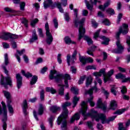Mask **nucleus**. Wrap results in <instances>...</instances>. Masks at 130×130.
<instances>
[{
	"mask_svg": "<svg viewBox=\"0 0 130 130\" xmlns=\"http://www.w3.org/2000/svg\"><path fill=\"white\" fill-rule=\"evenodd\" d=\"M12 102L7 103V107L10 113H14V109L13 106L11 105Z\"/></svg>",
	"mask_w": 130,
	"mask_h": 130,
	"instance_id": "obj_36",
	"label": "nucleus"
},
{
	"mask_svg": "<svg viewBox=\"0 0 130 130\" xmlns=\"http://www.w3.org/2000/svg\"><path fill=\"white\" fill-rule=\"evenodd\" d=\"M46 92H50L52 94H55L56 90L54 89L53 87H47L46 88Z\"/></svg>",
	"mask_w": 130,
	"mask_h": 130,
	"instance_id": "obj_37",
	"label": "nucleus"
},
{
	"mask_svg": "<svg viewBox=\"0 0 130 130\" xmlns=\"http://www.w3.org/2000/svg\"><path fill=\"white\" fill-rule=\"evenodd\" d=\"M21 23H22V24H24L26 28L28 27V20H27V19L23 18L21 20Z\"/></svg>",
	"mask_w": 130,
	"mask_h": 130,
	"instance_id": "obj_50",
	"label": "nucleus"
},
{
	"mask_svg": "<svg viewBox=\"0 0 130 130\" xmlns=\"http://www.w3.org/2000/svg\"><path fill=\"white\" fill-rule=\"evenodd\" d=\"M3 93L4 94V96H5L7 100V103L12 102V95H11V93L6 91H3Z\"/></svg>",
	"mask_w": 130,
	"mask_h": 130,
	"instance_id": "obj_21",
	"label": "nucleus"
},
{
	"mask_svg": "<svg viewBox=\"0 0 130 130\" xmlns=\"http://www.w3.org/2000/svg\"><path fill=\"white\" fill-rule=\"evenodd\" d=\"M110 5V2L108 1L106 3H105L104 4V6L100 5L99 7V9H100V10H101L102 11H105V9H106V8H107V7H108V6H109Z\"/></svg>",
	"mask_w": 130,
	"mask_h": 130,
	"instance_id": "obj_32",
	"label": "nucleus"
},
{
	"mask_svg": "<svg viewBox=\"0 0 130 130\" xmlns=\"http://www.w3.org/2000/svg\"><path fill=\"white\" fill-rule=\"evenodd\" d=\"M0 38L4 39V40H8V39L11 38V34L8 32H4L3 35L0 37Z\"/></svg>",
	"mask_w": 130,
	"mask_h": 130,
	"instance_id": "obj_26",
	"label": "nucleus"
},
{
	"mask_svg": "<svg viewBox=\"0 0 130 130\" xmlns=\"http://www.w3.org/2000/svg\"><path fill=\"white\" fill-rule=\"evenodd\" d=\"M84 39L85 40H86V41H87L88 45H91V44H93V41L92 40V39H91V38H90V37L88 36H85L84 37Z\"/></svg>",
	"mask_w": 130,
	"mask_h": 130,
	"instance_id": "obj_41",
	"label": "nucleus"
},
{
	"mask_svg": "<svg viewBox=\"0 0 130 130\" xmlns=\"http://www.w3.org/2000/svg\"><path fill=\"white\" fill-rule=\"evenodd\" d=\"M103 24H104V25H106V26H109V25H110L109 21H108L107 19H104L103 21Z\"/></svg>",
	"mask_w": 130,
	"mask_h": 130,
	"instance_id": "obj_64",
	"label": "nucleus"
},
{
	"mask_svg": "<svg viewBox=\"0 0 130 130\" xmlns=\"http://www.w3.org/2000/svg\"><path fill=\"white\" fill-rule=\"evenodd\" d=\"M80 114L79 113H75L70 119L71 123H73L75 120H79L80 118Z\"/></svg>",
	"mask_w": 130,
	"mask_h": 130,
	"instance_id": "obj_22",
	"label": "nucleus"
},
{
	"mask_svg": "<svg viewBox=\"0 0 130 130\" xmlns=\"http://www.w3.org/2000/svg\"><path fill=\"white\" fill-rule=\"evenodd\" d=\"M50 111H52L53 113H55V112L60 111V107L56 106H52L50 108Z\"/></svg>",
	"mask_w": 130,
	"mask_h": 130,
	"instance_id": "obj_27",
	"label": "nucleus"
},
{
	"mask_svg": "<svg viewBox=\"0 0 130 130\" xmlns=\"http://www.w3.org/2000/svg\"><path fill=\"white\" fill-rule=\"evenodd\" d=\"M64 19L67 22H69L70 21V15H69V13H66L64 14Z\"/></svg>",
	"mask_w": 130,
	"mask_h": 130,
	"instance_id": "obj_59",
	"label": "nucleus"
},
{
	"mask_svg": "<svg viewBox=\"0 0 130 130\" xmlns=\"http://www.w3.org/2000/svg\"><path fill=\"white\" fill-rule=\"evenodd\" d=\"M5 64H2V68L3 69L4 71V73L7 75V77H2L1 78V85L4 86L6 89H8V85L12 86V78L10 77V75H9V71L7 69V66L9 64V56H8V54H5Z\"/></svg>",
	"mask_w": 130,
	"mask_h": 130,
	"instance_id": "obj_7",
	"label": "nucleus"
},
{
	"mask_svg": "<svg viewBox=\"0 0 130 130\" xmlns=\"http://www.w3.org/2000/svg\"><path fill=\"white\" fill-rule=\"evenodd\" d=\"M106 12L108 13V14H110V15H114L115 14V12H114V10L109 8L106 10Z\"/></svg>",
	"mask_w": 130,
	"mask_h": 130,
	"instance_id": "obj_49",
	"label": "nucleus"
},
{
	"mask_svg": "<svg viewBox=\"0 0 130 130\" xmlns=\"http://www.w3.org/2000/svg\"><path fill=\"white\" fill-rule=\"evenodd\" d=\"M64 41L66 44H71V43H72V44H76V43L73 42L69 37H66L64 39Z\"/></svg>",
	"mask_w": 130,
	"mask_h": 130,
	"instance_id": "obj_33",
	"label": "nucleus"
},
{
	"mask_svg": "<svg viewBox=\"0 0 130 130\" xmlns=\"http://www.w3.org/2000/svg\"><path fill=\"white\" fill-rule=\"evenodd\" d=\"M60 56H61V54H58L57 55V61L59 64L62 62V60H61Z\"/></svg>",
	"mask_w": 130,
	"mask_h": 130,
	"instance_id": "obj_63",
	"label": "nucleus"
},
{
	"mask_svg": "<svg viewBox=\"0 0 130 130\" xmlns=\"http://www.w3.org/2000/svg\"><path fill=\"white\" fill-rule=\"evenodd\" d=\"M21 73L24 76V77H26V78H31L32 76V74L29 72H27L26 73L24 70L21 71Z\"/></svg>",
	"mask_w": 130,
	"mask_h": 130,
	"instance_id": "obj_38",
	"label": "nucleus"
},
{
	"mask_svg": "<svg viewBox=\"0 0 130 130\" xmlns=\"http://www.w3.org/2000/svg\"><path fill=\"white\" fill-rule=\"evenodd\" d=\"M25 6H26V3H25V2H21L20 3V8L21 11H25Z\"/></svg>",
	"mask_w": 130,
	"mask_h": 130,
	"instance_id": "obj_48",
	"label": "nucleus"
},
{
	"mask_svg": "<svg viewBox=\"0 0 130 130\" xmlns=\"http://www.w3.org/2000/svg\"><path fill=\"white\" fill-rule=\"evenodd\" d=\"M38 31H39V35L40 37L43 38L44 36L43 35V31L42 30V28H38Z\"/></svg>",
	"mask_w": 130,
	"mask_h": 130,
	"instance_id": "obj_60",
	"label": "nucleus"
},
{
	"mask_svg": "<svg viewBox=\"0 0 130 130\" xmlns=\"http://www.w3.org/2000/svg\"><path fill=\"white\" fill-rule=\"evenodd\" d=\"M39 22V20L38 18H35V19L31 20L30 25L32 27H35L36 24H37Z\"/></svg>",
	"mask_w": 130,
	"mask_h": 130,
	"instance_id": "obj_44",
	"label": "nucleus"
},
{
	"mask_svg": "<svg viewBox=\"0 0 130 130\" xmlns=\"http://www.w3.org/2000/svg\"><path fill=\"white\" fill-rule=\"evenodd\" d=\"M4 11H5V12H7V13H16V11H15L9 7L5 8Z\"/></svg>",
	"mask_w": 130,
	"mask_h": 130,
	"instance_id": "obj_46",
	"label": "nucleus"
},
{
	"mask_svg": "<svg viewBox=\"0 0 130 130\" xmlns=\"http://www.w3.org/2000/svg\"><path fill=\"white\" fill-rule=\"evenodd\" d=\"M58 86L60 87L58 90V93L60 96L64 95V85L59 84Z\"/></svg>",
	"mask_w": 130,
	"mask_h": 130,
	"instance_id": "obj_19",
	"label": "nucleus"
},
{
	"mask_svg": "<svg viewBox=\"0 0 130 130\" xmlns=\"http://www.w3.org/2000/svg\"><path fill=\"white\" fill-rule=\"evenodd\" d=\"M105 69H102L100 70L99 72H94L93 73V75L96 78H99V77H101V76H104V83H107V81H110V78L111 76L114 74V71L113 70H111L109 71L106 75L105 73Z\"/></svg>",
	"mask_w": 130,
	"mask_h": 130,
	"instance_id": "obj_8",
	"label": "nucleus"
},
{
	"mask_svg": "<svg viewBox=\"0 0 130 130\" xmlns=\"http://www.w3.org/2000/svg\"><path fill=\"white\" fill-rule=\"evenodd\" d=\"M126 43H127L128 48L127 49L128 52H130V36H127L126 38Z\"/></svg>",
	"mask_w": 130,
	"mask_h": 130,
	"instance_id": "obj_42",
	"label": "nucleus"
},
{
	"mask_svg": "<svg viewBox=\"0 0 130 130\" xmlns=\"http://www.w3.org/2000/svg\"><path fill=\"white\" fill-rule=\"evenodd\" d=\"M43 62V59L42 58H39L37 61L35 62V64H38V63H41Z\"/></svg>",
	"mask_w": 130,
	"mask_h": 130,
	"instance_id": "obj_62",
	"label": "nucleus"
},
{
	"mask_svg": "<svg viewBox=\"0 0 130 130\" xmlns=\"http://www.w3.org/2000/svg\"><path fill=\"white\" fill-rule=\"evenodd\" d=\"M81 109L80 111V113H81L83 116V120H86L88 116L91 117L92 118H95L96 121H99V120H102V123L105 124V123H108L110 121H113L116 118L117 116H113L110 117L106 120V116L104 114H98L97 111L94 110V109H91L90 113H86L87 112V103L85 102H82L81 104Z\"/></svg>",
	"mask_w": 130,
	"mask_h": 130,
	"instance_id": "obj_1",
	"label": "nucleus"
},
{
	"mask_svg": "<svg viewBox=\"0 0 130 130\" xmlns=\"http://www.w3.org/2000/svg\"><path fill=\"white\" fill-rule=\"evenodd\" d=\"M53 120H54V117H53V116H51L49 119L50 127H52V126H53Z\"/></svg>",
	"mask_w": 130,
	"mask_h": 130,
	"instance_id": "obj_45",
	"label": "nucleus"
},
{
	"mask_svg": "<svg viewBox=\"0 0 130 130\" xmlns=\"http://www.w3.org/2000/svg\"><path fill=\"white\" fill-rule=\"evenodd\" d=\"M97 106L98 108H101L104 111H105L106 110V108H107L106 103H103L101 99H99L98 100L97 102Z\"/></svg>",
	"mask_w": 130,
	"mask_h": 130,
	"instance_id": "obj_14",
	"label": "nucleus"
},
{
	"mask_svg": "<svg viewBox=\"0 0 130 130\" xmlns=\"http://www.w3.org/2000/svg\"><path fill=\"white\" fill-rule=\"evenodd\" d=\"M18 38H19V36L16 34H11L10 35L11 39H18Z\"/></svg>",
	"mask_w": 130,
	"mask_h": 130,
	"instance_id": "obj_55",
	"label": "nucleus"
},
{
	"mask_svg": "<svg viewBox=\"0 0 130 130\" xmlns=\"http://www.w3.org/2000/svg\"><path fill=\"white\" fill-rule=\"evenodd\" d=\"M78 53L76 50H75L72 54V58H71V55L68 54L67 56V61L69 66H71V62L73 64L75 63V60H76V56H77Z\"/></svg>",
	"mask_w": 130,
	"mask_h": 130,
	"instance_id": "obj_13",
	"label": "nucleus"
},
{
	"mask_svg": "<svg viewBox=\"0 0 130 130\" xmlns=\"http://www.w3.org/2000/svg\"><path fill=\"white\" fill-rule=\"evenodd\" d=\"M1 103L2 104L3 109H2V106L0 105V115L3 114V128L4 130H7V127L8 126V124H7V123L6 122V121L8 120V111L7 110V106L4 102H2Z\"/></svg>",
	"mask_w": 130,
	"mask_h": 130,
	"instance_id": "obj_9",
	"label": "nucleus"
},
{
	"mask_svg": "<svg viewBox=\"0 0 130 130\" xmlns=\"http://www.w3.org/2000/svg\"><path fill=\"white\" fill-rule=\"evenodd\" d=\"M91 23H92V26H93V27H94V28H97V27H98V23H97V22H96L95 20L92 19Z\"/></svg>",
	"mask_w": 130,
	"mask_h": 130,
	"instance_id": "obj_56",
	"label": "nucleus"
},
{
	"mask_svg": "<svg viewBox=\"0 0 130 130\" xmlns=\"http://www.w3.org/2000/svg\"><path fill=\"white\" fill-rule=\"evenodd\" d=\"M117 106V104H116V102L115 101H111L110 103V109H112L114 110L115 108H116Z\"/></svg>",
	"mask_w": 130,
	"mask_h": 130,
	"instance_id": "obj_34",
	"label": "nucleus"
},
{
	"mask_svg": "<svg viewBox=\"0 0 130 130\" xmlns=\"http://www.w3.org/2000/svg\"><path fill=\"white\" fill-rule=\"evenodd\" d=\"M128 33V25L125 23L122 24V26H120L119 28V31L116 33V39L117 41L116 42V46L117 49H114L113 51L114 53H118L120 54L123 52V49L124 48L123 46L120 44V41H119V36H120V34H122L123 35H126Z\"/></svg>",
	"mask_w": 130,
	"mask_h": 130,
	"instance_id": "obj_5",
	"label": "nucleus"
},
{
	"mask_svg": "<svg viewBox=\"0 0 130 130\" xmlns=\"http://www.w3.org/2000/svg\"><path fill=\"white\" fill-rule=\"evenodd\" d=\"M95 49H96V46H93L90 48H88V50L87 51V53L89 55H92V56H94V54H93V52L95 51Z\"/></svg>",
	"mask_w": 130,
	"mask_h": 130,
	"instance_id": "obj_25",
	"label": "nucleus"
},
{
	"mask_svg": "<svg viewBox=\"0 0 130 130\" xmlns=\"http://www.w3.org/2000/svg\"><path fill=\"white\" fill-rule=\"evenodd\" d=\"M93 60L92 58L91 57H88V58H86L84 57V59L83 60V61H82V64H86V63H87V62H90L92 63L93 62Z\"/></svg>",
	"mask_w": 130,
	"mask_h": 130,
	"instance_id": "obj_30",
	"label": "nucleus"
},
{
	"mask_svg": "<svg viewBox=\"0 0 130 130\" xmlns=\"http://www.w3.org/2000/svg\"><path fill=\"white\" fill-rule=\"evenodd\" d=\"M121 92L123 94H125L127 92V89H126V87H125V86H123L122 87V89L121 90Z\"/></svg>",
	"mask_w": 130,
	"mask_h": 130,
	"instance_id": "obj_58",
	"label": "nucleus"
},
{
	"mask_svg": "<svg viewBox=\"0 0 130 130\" xmlns=\"http://www.w3.org/2000/svg\"><path fill=\"white\" fill-rule=\"evenodd\" d=\"M44 109H45L44 106H43L42 104H40L38 110L39 115H42L43 114V112H44Z\"/></svg>",
	"mask_w": 130,
	"mask_h": 130,
	"instance_id": "obj_28",
	"label": "nucleus"
},
{
	"mask_svg": "<svg viewBox=\"0 0 130 130\" xmlns=\"http://www.w3.org/2000/svg\"><path fill=\"white\" fill-rule=\"evenodd\" d=\"M71 105H72V103L70 102H66L62 105L63 112L57 120L58 125H59L62 123L61 125V130L68 129V127L67 126V118H68L69 115V110H68V108L67 107H69V106H71Z\"/></svg>",
	"mask_w": 130,
	"mask_h": 130,
	"instance_id": "obj_2",
	"label": "nucleus"
},
{
	"mask_svg": "<svg viewBox=\"0 0 130 130\" xmlns=\"http://www.w3.org/2000/svg\"><path fill=\"white\" fill-rule=\"evenodd\" d=\"M90 3L91 4H90ZM85 3L87 9L89 10L90 12H92L93 10V7H94V6L93 5V4H94V2H93V0H89V2H88V0H85Z\"/></svg>",
	"mask_w": 130,
	"mask_h": 130,
	"instance_id": "obj_18",
	"label": "nucleus"
},
{
	"mask_svg": "<svg viewBox=\"0 0 130 130\" xmlns=\"http://www.w3.org/2000/svg\"><path fill=\"white\" fill-rule=\"evenodd\" d=\"M80 101V97H77V96H75L73 98V108H75L76 106H77V104H78V102Z\"/></svg>",
	"mask_w": 130,
	"mask_h": 130,
	"instance_id": "obj_31",
	"label": "nucleus"
},
{
	"mask_svg": "<svg viewBox=\"0 0 130 130\" xmlns=\"http://www.w3.org/2000/svg\"><path fill=\"white\" fill-rule=\"evenodd\" d=\"M71 105H72V103L70 102H66L62 105L63 112L57 120L58 125H59L62 123L61 125V130L68 129V127L67 126V118H68L69 115V110H68V108L67 107H69V106H71Z\"/></svg>",
	"mask_w": 130,
	"mask_h": 130,
	"instance_id": "obj_3",
	"label": "nucleus"
},
{
	"mask_svg": "<svg viewBox=\"0 0 130 130\" xmlns=\"http://www.w3.org/2000/svg\"><path fill=\"white\" fill-rule=\"evenodd\" d=\"M71 91L75 95H78V94H79V90H78V89L76 88L75 87H72Z\"/></svg>",
	"mask_w": 130,
	"mask_h": 130,
	"instance_id": "obj_52",
	"label": "nucleus"
},
{
	"mask_svg": "<svg viewBox=\"0 0 130 130\" xmlns=\"http://www.w3.org/2000/svg\"><path fill=\"white\" fill-rule=\"evenodd\" d=\"M39 88L42 89L40 92V98L41 101H43L44 100V89H43L42 86H40Z\"/></svg>",
	"mask_w": 130,
	"mask_h": 130,
	"instance_id": "obj_40",
	"label": "nucleus"
},
{
	"mask_svg": "<svg viewBox=\"0 0 130 130\" xmlns=\"http://www.w3.org/2000/svg\"><path fill=\"white\" fill-rule=\"evenodd\" d=\"M45 29L46 30V36L47 37L46 42L48 45H51L53 42V37H52V35L51 34V32H50L48 22L45 23Z\"/></svg>",
	"mask_w": 130,
	"mask_h": 130,
	"instance_id": "obj_11",
	"label": "nucleus"
},
{
	"mask_svg": "<svg viewBox=\"0 0 130 130\" xmlns=\"http://www.w3.org/2000/svg\"><path fill=\"white\" fill-rule=\"evenodd\" d=\"M25 51H26L25 49H23L21 51H19V50H16L17 53H18L19 55H22V54H24V53H25Z\"/></svg>",
	"mask_w": 130,
	"mask_h": 130,
	"instance_id": "obj_61",
	"label": "nucleus"
},
{
	"mask_svg": "<svg viewBox=\"0 0 130 130\" xmlns=\"http://www.w3.org/2000/svg\"><path fill=\"white\" fill-rule=\"evenodd\" d=\"M74 12L75 18L73 20V23L76 28H78V27L79 26L78 28V41H80V40L84 37V35H85V33H86V29H85L83 26L84 23H85L86 19H85V18H83L80 19V17H78V9H74Z\"/></svg>",
	"mask_w": 130,
	"mask_h": 130,
	"instance_id": "obj_4",
	"label": "nucleus"
},
{
	"mask_svg": "<svg viewBox=\"0 0 130 130\" xmlns=\"http://www.w3.org/2000/svg\"><path fill=\"white\" fill-rule=\"evenodd\" d=\"M53 22L54 24V26L56 29H57L58 28V22L57 21V19L56 18H54L53 20Z\"/></svg>",
	"mask_w": 130,
	"mask_h": 130,
	"instance_id": "obj_47",
	"label": "nucleus"
},
{
	"mask_svg": "<svg viewBox=\"0 0 130 130\" xmlns=\"http://www.w3.org/2000/svg\"><path fill=\"white\" fill-rule=\"evenodd\" d=\"M111 92L115 96H116V89H117V87H115V85H111Z\"/></svg>",
	"mask_w": 130,
	"mask_h": 130,
	"instance_id": "obj_39",
	"label": "nucleus"
},
{
	"mask_svg": "<svg viewBox=\"0 0 130 130\" xmlns=\"http://www.w3.org/2000/svg\"><path fill=\"white\" fill-rule=\"evenodd\" d=\"M86 79V75H84L80 77L79 80L78 81V85H82L84 83V81H85Z\"/></svg>",
	"mask_w": 130,
	"mask_h": 130,
	"instance_id": "obj_43",
	"label": "nucleus"
},
{
	"mask_svg": "<svg viewBox=\"0 0 130 130\" xmlns=\"http://www.w3.org/2000/svg\"><path fill=\"white\" fill-rule=\"evenodd\" d=\"M100 32H101V29H100L94 33L93 38L95 39H96L97 38H98V37H99V34Z\"/></svg>",
	"mask_w": 130,
	"mask_h": 130,
	"instance_id": "obj_51",
	"label": "nucleus"
},
{
	"mask_svg": "<svg viewBox=\"0 0 130 130\" xmlns=\"http://www.w3.org/2000/svg\"><path fill=\"white\" fill-rule=\"evenodd\" d=\"M118 19L117 20V24H119V22L120 21H121V18H122V14L119 13L117 17Z\"/></svg>",
	"mask_w": 130,
	"mask_h": 130,
	"instance_id": "obj_54",
	"label": "nucleus"
},
{
	"mask_svg": "<svg viewBox=\"0 0 130 130\" xmlns=\"http://www.w3.org/2000/svg\"><path fill=\"white\" fill-rule=\"evenodd\" d=\"M44 7L46 10L49 7H51V9H55L57 7L60 13H63V9L61 7V4L59 2H55L53 4L52 0H47L44 2Z\"/></svg>",
	"mask_w": 130,
	"mask_h": 130,
	"instance_id": "obj_10",
	"label": "nucleus"
},
{
	"mask_svg": "<svg viewBox=\"0 0 130 130\" xmlns=\"http://www.w3.org/2000/svg\"><path fill=\"white\" fill-rule=\"evenodd\" d=\"M93 82V79H92V77L91 76H89L87 77L86 80V87L88 88L90 85L92 84V82Z\"/></svg>",
	"mask_w": 130,
	"mask_h": 130,
	"instance_id": "obj_29",
	"label": "nucleus"
},
{
	"mask_svg": "<svg viewBox=\"0 0 130 130\" xmlns=\"http://www.w3.org/2000/svg\"><path fill=\"white\" fill-rule=\"evenodd\" d=\"M87 125L91 130H94L93 128V123L91 121L87 122Z\"/></svg>",
	"mask_w": 130,
	"mask_h": 130,
	"instance_id": "obj_53",
	"label": "nucleus"
},
{
	"mask_svg": "<svg viewBox=\"0 0 130 130\" xmlns=\"http://www.w3.org/2000/svg\"><path fill=\"white\" fill-rule=\"evenodd\" d=\"M116 79H121L123 80L122 81V83H125L126 82H127V81H129L130 77L125 78V75L121 73H118L116 75Z\"/></svg>",
	"mask_w": 130,
	"mask_h": 130,
	"instance_id": "obj_16",
	"label": "nucleus"
},
{
	"mask_svg": "<svg viewBox=\"0 0 130 130\" xmlns=\"http://www.w3.org/2000/svg\"><path fill=\"white\" fill-rule=\"evenodd\" d=\"M23 113L25 116L28 115V112H27V109H28V103L27 100H24L22 105Z\"/></svg>",
	"mask_w": 130,
	"mask_h": 130,
	"instance_id": "obj_17",
	"label": "nucleus"
},
{
	"mask_svg": "<svg viewBox=\"0 0 130 130\" xmlns=\"http://www.w3.org/2000/svg\"><path fill=\"white\" fill-rule=\"evenodd\" d=\"M93 91H94L95 92L98 91V89H97V87H96V86L92 87L89 90L85 92L86 94H88V95H90V98H88V101L87 102H88L90 106H91L92 107H94V106H95V103L93 102V99H94V97L92 95Z\"/></svg>",
	"mask_w": 130,
	"mask_h": 130,
	"instance_id": "obj_12",
	"label": "nucleus"
},
{
	"mask_svg": "<svg viewBox=\"0 0 130 130\" xmlns=\"http://www.w3.org/2000/svg\"><path fill=\"white\" fill-rule=\"evenodd\" d=\"M38 40V37L37 36V34H36V30L34 29L32 31L31 38L29 40V42L30 43H33V42L36 41V40Z\"/></svg>",
	"mask_w": 130,
	"mask_h": 130,
	"instance_id": "obj_20",
	"label": "nucleus"
},
{
	"mask_svg": "<svg viewBox=\"0 0 130 130\" xmlns=\"http://www.w3.org/2000/svg\"><path fill=\"white\" fill-rule=\"evenodd\" d=\"M38 80V77L36 75H34L32 79H31L30 84V85H35V84H36V82H37V80Z\"/></svg>",
	"mask_w": 130,
	"mask_h": 130,
	"instance_id": "obj_35",
	"label": "nucleus"
},
{
	"mask_svg": "<svg viewBox=\"0 0 130 130\" xmlns=\"http://www.w3.org/2000/svg\"><path fill=\"white\" fill-rule=\"evenodd\" d=\"M128 108H124V109H121L117 110L116 112L113 113V114H116L117 115H120L121 114H122V113H124V112H125L126 110H127Z\"/></svg>",
	"mask_w": 130,
	"mask_h": 130,
	"instance_id": "obj_24",
	"label": "nucleus"
},
{
	"mask_svg": "<svg viewBox=\"0 0 130 130\" xmlns=\"http://www.w3.org/2000/svg\"><path fill=\"white\" fill-rule=\"evenodd\" d=\"M16 78L17 87L18 89H20L22 85V80L23 78L22 77V76H21V75L20 74H16Z\"/></svg>",
	"mask_w": 130,
	"mask_h": 130,
	"instance_id": "obj_15",
	"label": "nucleus"
},
{
	"mask_svg": "<svg viewBox=\"0 0 130 130\" xmlns=\"http://www.w3.org/2000/svg\"><path fill=\"white\" fill-rule=\"evenodd\" d=\"M119 130H125V127L123 126V123L120 122L119 123V127H118Z\"/></svg>",
	"mask_w": 130,
	"mask_h": 130,
	"instance_id": "obj_57",
	"label": "nucleus"
},
{
	"mask_svg": "<svg viewBox=\"0 0 130 130\" xmlns=\"http://www.w3.org/2000/svg\"><path fill=\"white\" fill-rule=\"evenodd\" d=\"M100 39L104 40V42H102V44L104 45H108L109 44V39L105 36H102L100 37Z\"/></svg>",
	"mask_w": 130,
	"mask_h": 130,
	"instance_id": "obj_23",
	"label": "nucleus"
},
{
	"mask_svg": "<svg viewBox=\"0 0 130 130\" xmlns=\"http://www.w3.org/2000/svg\"><path fill=\"white\" fill-rule=\"evenodd\" d=\"M49 78L50 80H55L56 83H61L62 82V80L64 79V83L65 86L66 88L69 87V81L68 80H71V76L69 74H61V73H57V71L56 70H51L50 74L49 75Z\"/></svg>",
	"mask_w": 130,
	"mask_h": 130,
	"instance_id": "obj_6",
	"label": "nucleus"
}]
</instances>
